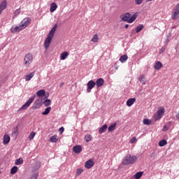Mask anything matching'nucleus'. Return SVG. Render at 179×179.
I'll return each mask as SVG.
<instances>
[{
  "label": "nucleus",
  "mask_w": 179,
  "mask_h": 179,
  "mask_svg": "<svg viewBox=\"0 0 179 179\" xmlns=\"http://www.w3.org/2000/svg\"><path fill=\"white\" fill-rule=\"evenodd\" d=\"M83 173V169L79 168L76 171V176H80Z\"/></svg>",
  "instance_id": "obj_41"
},
{
  "label": "nucleus",
  "mask_w": 179,
  "mask_h": 179,
  "mask_svg": "<svg viewBox=\"0 0 179 179\" xmlns=\"http://www.w3.org/2000/svg\"><path fill=\"white\" fill-rule=\"evenodd\" d=\"M9 142H10V136H9V135L8 134H5L3 136V145H8Z\"/></svg>",
  "instance_id": "obj_12"
},
{
  "label": "nucleus",
  "mask_w": 179,
  "mask_h": 179,
  "mask_svg": "<svg viewBox=\"0 0 179 179\" xmlns=\"http://www.w3.org/2000/svg\"><path fill=\"white\" fill-rule=\"evenodd\" d=\"M2 13V11L1 10H0V15Z\"/></svg>",
  "instance_id": "obj_55"
},
{
  "label": "nucleus",
  "mask_w": 179,
  "mask_h": 179,
  "mask_svg": "<svg viewBox=\"0 0 179 179\" xmlns=\"http://www.w3.org/2000/svg\"><path fill=\"white\" fill-rule=\"evenodd\" d=\"M18 168L15 166L10 169V174H16L17 173Z\"/></svg>",
  "instance_id": "obj_35"
},
{
  "label": "nucleus",
  "mask_w": 179,
  "mask_h": 179,
  "mask_svg": "<svg viewBox=\"0 0 179 179\" xmlns=\"http://www.w3.org/2000/svg\"><path fill=\"white\" fill-rule=\"evenodd\" d=\"M157 113L160 117H163V115H164V108H160Z\"/></svg>",
  "instance_id": "obj_29"
},
{
  "label": "nucleus",
  "mask_w": 179,
  "mask_h": 179,
  "mask_svg": "<svg viewBox=\"0 0 179 179\" xmlns=\"http://www.w3.org/2000/svg\"><path fill=\"white\" fill-rule=\"evenodd\" d=\"M138 80L140 83H142V85H146V78L145 77V75L140 76Z\"/></svg>",
  "instance_id": "obj_18"
},
{
  "label": "nucleus",
  "mask_w": 179,
  "mask_h": 179,
  "mask_svg": "<svg viewBox=\"0 0 179 179\" xmlns=\"http://www.w3.org/2000/svg\"><path fill=\"white\" fill-rule=\"evenodd\" d=\"M22 30H24L22 25L16 26V27H12L10 29L11 33H19V31H22Z\"/></svg>",
  "instance_id": "obj_9"
},
{
  "label": "nucleus",
  "mask_w": 179,
  "mask_h": 179,
  "mask_svg": "<svg viewBox=\"0 0 179 179\" xmlns=\"http://www.w3.org/2000/svg\"><path fill=\"white\" fill-rule=\"evenodd\" d=\"M15 16H17V15H20V8L17 9L14 13Z\"/></svg>",
  "instance_id": "obj_43"
},
{
  "label": "nucleus",
  "mask_w": 179,
  "mask_h": 179,
  "mask_svg": "<svg viewBox=\"0 0 179 179\" xmlns=\"http://www.w3.org/2000/svg\"><path fill=\"white\" fill-rule=\"evenodd\" d=\"M127 60H128V55H122L120 57V61L122 63H124V62H125V61H127Z\"/></svg>",
  "instance_id": "obj_25"
},
{
  "label": "nucleus",
  "mask_w": 179,
  "mask_h": 179,
  "mask_svg": "<svg viewBox=\"0 0 179 179\" xmlns=\"http://www.w3.org/2000/svg\"><path fill=\"white\" fill-rule=\"evenodd\" d=\"M107 131V124H103L99 129V134H104Z\"/></svg>",
  "instance_id": "obj_24"
},
{
  "label": "nucleus",
  "mask_w": 179,
  "mask_h": 179,
  "mask_svg": "<svg viewBox=\"0 0 179 179\" xmlns=\"http://www.w3.org/2000/svg\"><path fill=\"white\" fill-rule=\"evenodd\" d=\"M176 117V118H178V119H179V111L177 113Z\"/></svg>",
  "instance_id": "obj_50"
},
{
  "label": "nucleus",
  "mask_w": 179,
  "mask_h": 179,
  "mask_svg": "<svg viewBox=\"0 0 179 179\" xmlns=\"http://www.w3.org/2000/svg\"><path fill=\"white\" fill-rule=\"evenodd\" d=\"M30 23H31V19L30 17H26L21 22V27H22L23 29H26Z\"/></svg>",
  "instance_id": "obj_7"
},
{
  "label": "nucleus",
  "mask_w": 179,
  "mask_h": 179,
  "mask_svg": "<svg viewBox=\"0 0 179 179\" xmlns=\"http://www.w3.org/2000/svg\"><path fill=\"white\" fill-rule=\"evenodd\" d=\"M136 101V99L135 98H130L129 99H128L127 101V106L128 107H131V106H132V104H134V103H135Z\"/></svg>",
  "instance_id": "obj_14"
},
{
  "label": "nucleus",
  "mask_w": 179,
  "mask_h": 179,
  "mask_svg": "<svg viewBox=\"0 0 179 179\" xmlns=\"http://www.w3.org/2000/svg\"><path fill=\"white\" fill-rule=\"evenodd\" d=\"M136 17H138V15H136V13L134 14L131 17V13H123L120 15V19L122 22H127V23H134V22L136 20Z\"/></svg>",
  "instance_id": "obj_2"
},
{
  "label": "nucleus",
  "mask_w": 179,
  "mask_h": 179,
  "mask_svg": "<svg viewBox=\"0 0 179 179\" xmlns=\"http://www.w3.org/2000/svg\"><path fill=\"white\" fill-rule=\"evenodd\" d=\"M74 153H80L82 152V145H76L73 147Z\"/></svg>",
  "instance_id": "obj_11"
},
{
  "label": "nucleus",
  "mask_w": 179,
  "mask_h": 179,
  "mask_svg": "<svg viewBox=\"0 0 179 179\" xmlns=\"http://www.w3.org/2000/svg\"><path fill=\"white\" fill-rule=\"evenodd\" d=\"M143 2V0H135L136 5H141Z\"/></svg>",
  "instance_id": "obj_44"
},
{
  "label": "nucleus",
  "mask_w": 179,
  "mask_h": 179,
  "mask_svg": "<svg viewBox=\"0 0 179 179\" xmlns=\"http://www.w3.org/2000/svg\"><path fill=\"white\" fill-rule=\"evenodd\" d=\"M178 15H179V3L173 9L172 14H171L172 20H176V19L178 17Z\"/></svg>",
  "instance_id": "obj_5"
},
{
  "label": "nucleus",
  "mask_w": 179,
  "mask_h": 179,
  "mask_svg": "<svg viewBox=\"0 0 179 179\" xmlns=\"http://www.w3.org/2000/svg\"><path fill=\"white\" fill-rule=\"evenodd\" d=\"M50 142L52 143L58 142V136L55 135L50 138Z\"/></svg>",
  "instance_id": "obj_27"
},
{
  "label": "nucleus",
  "mask_w": 179,
  "mask_h": 179,
  "mask_svg": "<svg viewBox=\"0 0 179 179\" xmlns=\"http://www.w3.org/2000/svg\"><path fill=\"white\" fill-rule=\"evenodd\" d=\"M97 87H101V86H103V85H104V79L103 78H99L96 80V83H95Z\"/></svg>",
  "instance_id": "obj_15"
},
{
  "label": "nucleus",
  "mask_w": 179,
  "mask_h": 179,
  "mask_svg": "<svg viewBox=\"0 0 179 179\" xmlns=\"http://www.w3.org/2000/svg\"><path fill=\"white\" fill-rule=\"evenodd\" d=\"M17 135H19V129L17 127L13 129L12 132V136H14L15 138H17Z\"/></svg>",
  "instance_id": "obj_20"
},
{
  "label": "nucleus",
  "mask_w": 179,
  "mask_h": 179,
  "mask_svg": "<svg viewBox=\"0 0 179 179\" xmlns=\"http://www.w3.org/2000/svg\"><path fill=\"white\" fill-rule=\"evenodd\" d=\"M33 54L31 53H27L24 57V66H25V68H29V66H30V65H31V62H33Z\"/></svg>",
  "instance_id": "obj_4"
},
{
  "label": "nucleus",
  "mask_w": 179,
  "mask_h": 179,
  "mask_svg": "<svg viewBox=\"0 0 179 179\" xmlns=\"http://www.w3.org/2000/svg\"><path fill=\"white\" fill-rule=\"evenodd\" d=\"M69 55V53L68 52H64L60 55V59H62L64 61V59H66Z\"/></svg>",
  "instance_id": "obj_19"
},
{
  "label": "nucleus",
  "mask_w": 179,
  "mask_h": 179,
  "mask_svg": "<svg viewBox=\"0 0 179 179\" xmlns=\"http://www.w3.org/2000/svg\"><path fill=\"white\" fill-rule=\"evenodd\" d=\"M57 8H58V6H57L56 3H52L50 5V12H55V10H57Z\"/></svg>",
  "instance_id": "obj_23"
},
{
  "label": "nucleus",
  "mask_w": 179,
  "mask_h": 179,
  "mask_svg": "<svg viewBox=\"0 0 179 179\" xmlns=\"http://www.w3.org/2000/svg\"><path fill=\"white\" fill-rule=\"evenodd\" d=\"M64 131H65V129L64 127H60L59 129V134H63Z\"/></svg>",
  "instance_id": "obj_46"
},
{
  "label": "nucleus",
  "mask_w": 179,
  "mask_h": 179,
  "mask_svg": "<svg viewBox=\"0 0 179 179\" xmlns=\"http://www.w3.org/2000/svg\"><path fill=\"white\" fill-rule=\"evenodd\" d=\"M143 30V24H139L136 28V32L139 33V31H142Z\"/></svg>",
  "instance_id": "obj_34"
},
{
  "label": "nucleus",
  "mask_w": 179,
  "mask_h": 179,
  "mask_svg": "<svg viewBox=\"0 0 179 179\" xmlns=\"http://www.w3.org/2000/svg\"><path fill=\"white\" fill-rule=\"evenodd\" d=\"M36 96L38 97H44L45 96V90H40L36 92Z\"/></svg>",
  "instance_id": "obj_16"
},
{
  "label": "nucleus",
  "mask_w": 179,
  "mask_h": 179,
  "mask_svg": "<svg viewBox=\"0 0 179 179\" xmlns=\"http://www.w3.org/2000/svg\"><path fill=\"white\" fill-rule=\"evenodd\" d=\"M138 160V157L135 155H127L122 160V164H134V162Z\"/></svg>",
  "instance_id": "obj_3"
},
{
  "label": "nucleus",
  "mask_w": 179,
  "mask_h": 179,
  "mask_svg": "<svg viewBox=\"0 0 179 179\" xmlns=\"http://www.w3.org/2000/svg\"><path fill=\"white\" fill-rule=\"evenodd\" d=\"M162 67H163V64H162L160 62H157L154 66L155 69H157V70L162 69Z\"/></svg>",
  "instance_id": "obj_21"
},
{
  "label": "nucleus",
  "mask_w": 179,
  "mask_h": 179,
  "mask_svg": "<svg viewBox=\"0 0 179 179\" xmlns=\"http://www.w3.org/2000/svg\"><path fill=\"white\" fill-rule=\"evenodd\" d=\"M51 111V106H49L45 109V111L42 112V115H48Z\"/></svg>",
  "instance_id": "obj_26"
},
{
  "label": "nucleus",
  "mask_w": 179,
  "mask_h": 179,
  "mask_svg": "<svg viewBox=\"0 0 179 179\" xmlns=\"http://www.w3.org/2000/svg\"><path fill=\"white\" fill-rule=\"evenodd\" d=\"M49 96H50V94L48 93V94H47V96H45V98L47 99L48 97H49Z\"/></svg>",
  "instance_id": "obj_52"
},
{
  "label": "nucleus",
  "mask_w": 179,
  "mask_h": 179,
  "mask_svg": "<svg viewBox=\"0 0 179 179\" xmlns=\"http://www.w3.org/2000/svg\"><path fill=\"white\" fill-rule=\"evenodd\" d=\"M34 76V72L30 73L25 76V80L29 82V80H31V78Z\"/></svg>",
  "instance_id": "obj_22"
},
{
  "label": "nucleus",
  "mask_w": 179,
  "mask_h": 179,
  "mask_svg": "<svg viewBox=\"0 0 179 179\" xmlns=\"http://www.w3.org/2000/svg\"><path fill=\"white\" fill-rule=\"evenodd\" d=\"M150 1H152V0H147V2H150Z\"/></svg>",
  "instance_id": "obj_54"
},
{
  "label": "nucleus",
  "mask_w": 179,
  "mask_h": 179,
  "mask_svg": "<svg viewBox=\"0 0 179 179\" xmlns=\"http://www.w3.org/2000/svg\"><path fill=\"white\" fill-rule=\"evenodd\" d=\"M34 99H36V96L31 97L28 101H27L20 108V110H26L30 107V104L34 101Z\"/></svg>",
  "instance_id": "obj_6"
},
{
  "label": "nucleus",
  "mask_w": 179,
  "mask_h": 179,
  "mask_svg": "<svg viewBox=\"0 0 179 179\" xmlns=\"http://www.w3.org/2000/svg\"><path fill=\"white\" fill-rule=\"evenodd\" d=\"M84 139L85 142H90V141H92V135L90 134L85 135Z\"/></svg>",
  "instance_id": "obj_36"
},
{
  "label": "nucleus",
  "mask_w": 179,
  "mask_h": 179,
  "mask_svg": "<svg viewBox=\"0 0 179 179\" xmlns=\"http://www.w3.org/2000/svg\"><path fill=\"white\" fill-rule=\"evenodd\" d=\"M37 177H38V171H35L31 175V179H37Z\"/></svg>",
  "instance_id": "obj_37"
},
{
  "label": "nucleus",
  "mask_w": 179,
  "mask_h": 179,
  "mask_svg": "<svg viewBox=\"0 0 179 179\" xmlns=\"http://www.w3.org/2000/svg\"><path fill=\"white\" fill-rule=\"evenodd\" d=\"M144 125H151L152 124V120L150 119H144L143 121Z\"/></svg>",
  "instance_id": "obj_32"
},
{
  "label": "nucleus",
  "mask_w": 179,
  "mask_h": 179,
  "mask_svg": "<svg viewBox=\"0 0 179 179\" xmlns=\"http://www.w3.org/2000/svg\"><path fill=\"white\" fill-rule=\"evenodd\" d=\"M41 106H43L42 103H38L37 101H36L32 106V110H37V108H40V107H41Z\"/></svg>",
  "instance_id": "obj_17"
},
{
  "label": "nucleus",
  "mask_w": 179,
  "mask_h": 179,
  "mask_svg": "<svg viewBox=\"0 0 179 179\" xmlns=\"http://www.w3.org/2000/svg\"><path fill=\"white\" fill-rule=\"evenodd\" d=\"M117 127V123H114L113 124L110 125L108 130L109 132H113V131H114V129H115V127Z\"/></svg>",
  "instance_id": "obj_33"
},
{
  "label": "nucleus",
  "mask_w": 179,
  "mask_h": 179,
  "mask_svg": "<svg viewBox=\"0 0 179 179\" xmlns=\"http://www.w3.org/2000/svg\"><path fill=\"white\" fill-rule=\"evenodd\" d=\"M87 93H90V92H92V89H93V87L96 86V83L92 80H91L87 83Z\"/></svg>",
  "instance_id": "obj_8"
},
{
  "label": "nucleus",
  "mask_w": 179,
  "mask_h": 179,
  "mask_svg": "<svg viewBox=\"0 0 179 179\" xmlns=\"http://www.w3.org/2000/svg\"><path fill=\"white\" fill-rule=\"evenodd\" d=\"M166 144H167V141L166 139L161 140L159 142V146H160V148H163V146H166Z\"/></svg>",
  "instance_id": "obj_28"
},
{
  "label": "nucleus",
  "mask_w": 179,
  "mask_h": 179,
  "mask_svg": "<svg viewBox=\"0 0 179 179\" xmlns=\"http://www.w3.org/2000/svg\"><path fill=\"white\" fill-rule=\"evenodd\" d=\"M125 29H128V27H129V25L128 24H125L124 26Z\"/></svg>",
  "instance_id": "obj_51"
},
{
  "label": "nucleus",
  "mask_w": 179,
  "mask_h": 179,
  "mask_svg": "<svg viewBox=\"0 0 179 179\" xmlns=\"http://www.w3.org/2000/svg\"><path fill=\"white\" fill-rule=\"evenodd\" d=\"M57 31V24L52 28L50 31L49 32L48 36L46 37L44 42V47L45 50H48V47H50V44H51V41L52 38H54V34H55V31Z\"/></svg>",
  "instance_id": "obj_1"
},
{
  "label": "nucleus",
  "mask_w": 179,
  "mask_h": 179,
  "mask_svg": "<svg viewBox=\"0 0 179 179\" xmlns=\"http://www.w3.org/2000/svg\"><path fill=\"white\" fill-rule=\"evenodd\" d=\"M6 6H8V2L6 0H4L2 1V3L0 4V10L2 12L3 10H5L6 9Z\"/></svg>",
  "instance_id": "obj_13"
},
{
  "label": "nucleus",
  "mask_w": 179,
  "mask_h": 179,
  "mask_svg": "<svg viewBox=\"0 0 179 179\" xmlns=\"http://www.w3.org/2000/svg\"><path fill=\"white\" fill-rule=\"evenodd\" d=\"M168 130H169V127H167V125H164V128L162 129V131L164 132H166V131H168Z\"/></svg>",
  "instance_id": "obj_47"
},
{
  "label": "nucleus",
  "mask_w": 179,
  "mask_h": 179,
  "mask_svg": "<svg viewBox=\"0 0 179 179\" xmlns=\"http://www.w3.org/2000/svg\"><path fill=\"white\" fill-rule=\"evenodd\" d=\"M43 104L45 107H48V106H51V101L50 99H47L44 101Z\"/></svg>",
  "instance_id": "obj_38"
},
{
  "label": "nucleus",
  "mask_w": 179,
  "mask_h": 179,
  "mask_svg": "<svg viewBox=\"0 0 179 179\" xmlns=\"http://www.w3.org/2000/svg\"><path fill=\"white\" fill-rule=\"evenodd\" d=\"M15 164V166H20V164H23V158H19L16 159Z\"/></svg>",
  "instance_id": "obj_30"
},
{
  "label": "nucleus",
  "mask_w": 179,
  "mask_h": 179,
  "mask_svg": "<svg viewBox=\"0 0 179 179\" xmlns=\"http://www.w3.org/2000/svg\"><path fill=\"white\" fill-rule=\"evenodd\" d=\"M36 101L41 104H43V99L41 98L38 99Z\"/></svg>",
  "instance_id": "obj_48"
},
{
  "label": "nucleus",
  "mask_w": 179,
  "mask_h": 179,
  "mask_svg": "<svg viewBox=\"0 0 179 179\" xmlns=\"http://www.w3.org/2000/svg\"><path fill=\"white\" fill-rule=\"evenodd\" d=\"M166 51V48H162L159 50V54H162V52H164Z\"/></svg>",
  "instance_id": "obj_49"
},
{
  "label": "nucleus",
  "mask_w": 179,
  "mask_h": 179,
  "mask_svg": "<svg viewBox=\"0 0 179 179\" xmlns=\"http://www.w3.org/2000/svg\"><path fill=\"white\" fill-rule=\"evenodd\" d=\"M142 174H143L142 172H138L134 175V178L139 179L141 177H142Z\"/></svg>",
  "instance_id": "obj_40"
},
{
  "label": "nucleus",
  "mask_w": 179,
  "mask_h": 179,
  "mask_svg": "<svg viewBox=\"0 0 179 179\" xmlns=\"http://www.w3.org/2000/svg\"><path fill=\"white\" fill-rule=\"evenodd\" d=\"M91 41H92V43H97L99 41V35H97V34H94Z\"/></svg>",
  "instance_id": "obj_31"
},
{
  "label": "nucleus",
  "mask_w": 179,
  "mask_h": 179,
  "mask_svg": "<svg viewBox=\"0 0 179 179\" xmlns=\"http://www.w3.org/2000/svg\"><path fill=\"white\" fill-rule=\"evenodd\" d=\"M63 85H64V83H62V84L60 85V87H62Z\"/></svg>",
  "instance_id": "obj_53"
},
{
  "label": "nucleus",
  "mask_w": 179,
  "mask_h": 179,
  "mask_svg": "<svg viewBox=\"0 0 179 179\" xmlns=\"http://www.w3.org/2000/svg\"><path fill=\"white\" fill-rule=\"evenodd\" d=\"M36 136V132L32 131L29 136V141H33L34 139V137Z\"/></svg>",
  "instance_id": "obj_39"
},
{
  "label": "nucleus",
  "mask_w": 179,
  "mask_h": 179,
  "mask_svg": "<svg viewBox=\"0 0 179 179\" xmlns=\"http://www.w3.org/2000/svg\"><path fill=\"white\" fill-rule=\"evenodd\" d=\"M93 166H94V162H93V160L89 159L88 161L85 162V169H92Z\"/></svg>",
  "instance_id": "obj_10"
},
{
  "label": "nucleus",
  "mask_w": 179,
  "mask_h": 179,
  "mask_svg": "<svg viewBox=\"0 0 179 179\" xmlns=\"http://www.w3.org/2000/svg\"><path fill=\"white\" fill-rule=\"evenodd\" d=\"M136 141V137H132L131 139H130V143H134Z\"/></svg>",
  "instance_id": "obj_45"
},
{
  "label": "nucleus",
  "mask_w": 179,
  "mask_h": 179,
  "mask_svg": "<svg viewBox=\"0 0 179 179\" xmlns=\"http://www.w3.org/2000/svg\"><path fill=\"white\" fill-rule=\"evenodd\" d=\"M161 118H162V116H160L157 113L154 115V120H155V121H159V120H160Z\"/></svg>",
  "instance_id": "obj_42"
}]
</instances>
